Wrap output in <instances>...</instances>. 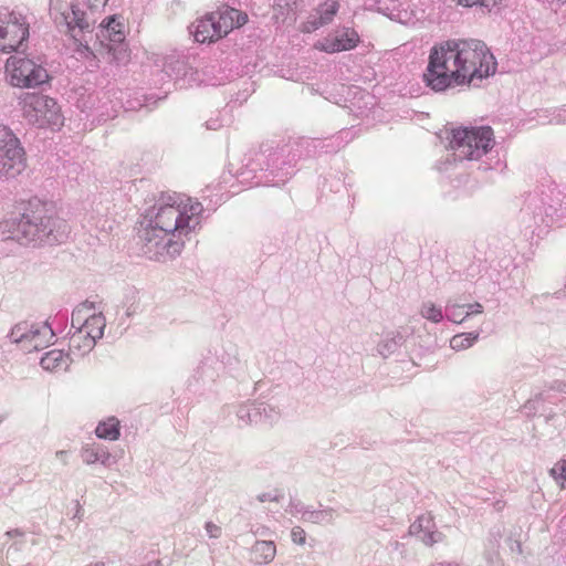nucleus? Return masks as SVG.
I'll list each match as a JSON object with an SVG mask.
<instances>
[{
  "mask_svg": "<svg viewBox=\"0 0 566 566\" xmlns=\"http://www.w3.org/2000/svg\"><path fill=\"white\" fill-rule=\"evenodd\" d=\"M495 70V59L484 42L448 40L431 49L423 81L433 91L441 92L451 86L469 85Z\"/></svg>",
  "mask_w": 566,
  "mask_h": 566,
  "instance_id": "obj_1",
  "label": "nucleus"
},
{
  "mask_svg": "<svg viewBox=\"0 0 566 566\" xmlns=\"http://www.w3.org/2000/svg\"><path fill=\"white\" fill-rule=\"evenodd\" d=\"M202 205L189 197H168L148 213L143 251L153 260L167 261L182 252L186 241L201 222Z\"/></svg>",
  "mask_w": 566,
  "mask_h": 566,
  "instance_id": "obj_2",
  "label": "nucleus"
},
{
  "mask_svg": "<svg viewBox=\"0 0 566 566\" xmlns=\"http://www.w3.org/2000/svg\"><path fill=\"white\" fill-rule=\"evenodd\" d=\"M69 233L70 226L59 216L56 208L36 197L8 205L0 220V241H63Z\"/></svg>",
  "mask_w": 566,
  "mask_h": 566,
  "instance_id": "obj_3",
  "label": "nucleus"
},
{
  "mask_svg": "<svg viewBox=\"0 0 566 566\" xmlns=\"http://www.w3.org/2000/svg\"><path fill=\"white\" fill-rule=\"evenodd\" d=\"M105 326V317L102 313H95V304L83 302L72 314V327L76 331L70 337V346L91 349L96 339L103 336Z\"/></svg>",
  "mask_w": 566,
  "mask_h": 566,
  "instance_id": "obj_4",
  "label": "nucleus"
},
{
  "mask_svg": "<svg viewBox=\"0 0 566 566\" xmlns=\"http://www.w3.org/2000/svg\"><path fill=\"white\" fill-rule=\"evenodd\" d=\"M19 105L23 118L39 128L60 129L64 117L56 101L40 93H24Z\"/></svg>",
  "mask_w": 566,
  "mask_h": 566,
  "instance_id": "obj_5",
  "label": "nucleus"
},
{
  "mask_svg": "<svg viewBox=\"0 0 566 566\" xmlns=\"http://www.w3.org/2000/svg\"><path fill=\"white\" fill-rule=\"evenodd\" d=\"M493 145V130L489 126L476 128L458 127L452 129L450 146L458 151L459 157L479 159Z\"/></svg>",
  "mask_w": 566,
  "mask_h": 566,
  "instance_id": "obj_6",
  "label": "nucleus"
},
{
  "mask_svg": "<svg viewBox=\"0 0 566 566\" xmlns=\"http://www.w3.org/2000/svg\"><path fill=\"white\" fill-rule=\"evenodd\" d=\"M6 74L14 87L31 88L44 84L50 76L48 71L33 60L24 56H10L6 62Z\"/></svg>",
  "mask_w": 566,
  "mask_h": 566,
  "instance_id": "obj_7",
  "label": "nucleus"
},
{
  "mask_svg": "<svg viewBox=\"0 0 566 566\" xmlns=\"http://www.w3.org/2000/svg\"><path fill=\"white\" fill-rule=\"evenodd\" d=\"M25 168V153L12 130L0 125V177H15Z\"/></svg>",
  "mask_w": 566,
  "mask_h": 566,
  "instance_id": "obj_8",
  "label": "nucleus"
},
{
  "mask_svg": "<svg viewBox=\"0 0 566 566\" xmlns=\"http://www.w3.org/2000/svg\"><path fill=\"white\" fill-rule=\"evenodd\" d=\"M30 25L25 17L15 11L0 10V52L11 53L29 38Z\"/></svg>",
  "mask_w": 566,
  "mask_h": 566,
  "instance_id": "obj_9",
  "label": "nucleus"
},
{
  "mask_svg": "<svg viewBox=\"0 0 566 566\" xmlns=\"http://www.w3.org/2000/svg\"><path fill=\"white\" fill-rule=\"evenodd\" d=\"M360 42L359 34L352 28H344L328 33L317 40L313 49L326 54H335L343 51L354 50Z\"/></svg>",
  "mask_w": 566,
  "mask_h": 566,
  "instance_id": "obj_10",
  "label": "nucleus"
},
{
  "mask_svg": "<svg viewBox=\"0 0 566 566\" xmlns=\"http://www.w3.org/2000/svg\"><path fill=\"white\" fill-rule=\"evenodd\" d=\"M101 28L104 38L119 44L115 49H109V62L126 64L129 61V53L127 48L122 44L125 39V24L123 21L116 17H109L106 24L104 21L101 23Z\"/></svg>",
  "mask_w": 566,
  "mask_h": 566,
  "instance_id": "obj_11",
  "label": "nucleus"
},
{
  "mask_svg": "<svg viewBox=\"0 0 566 566\" xmlns=\"http://www.w3.org/2000/svg\"><path fill=\"white\" fill-rule=\"evenodd\" d=\"M338 10V0H326L317 7L315 17L310 18L301 24L300 31L303 33H312L325 25H328L334 20Z\"/></svg>",
  "mask_w": 566,
  "mask_h": 566,
  "instance_id": "obj_12",
  "label": "nucleus"
},
{
  "mask_svg": "<svg viewBox=\"0 0 566 566\" xmlns=\"http://www.w3.org/2000/svg\"><path fill=\"white\" fill-rule=\"evenodd\" d=\"M212 15L221 38H224L233 29L241 28L248 22V14L245 12L229 7H223L212 12Z\"/></svg>",
  "mask_w": 566,
  "mask_h": 566,
  "instance_id": "obj_13",
  "label": "nucleus"
},
{
  "mask_svg": "<svg viewBox=\"0 0 566 566\" xmlns=\"http://www.w3.org/2000/svg\"><path fill=\"white\" fill-rule=\"evenodd\" d=\"M193 38L199 43H212L222 39L217 29V23L212 13L207 14L195 22Z\"/></svg>",
  "mask_w": 566,
  "mask_h": 566,
  "instance_id": "obj_14",
  "label": "nucleus"
},
{
  "mask_svg": "<svg viewBox=\"0 0 566 566\" xmlns=\"http://www.w3.org/2000/svg\"><path fill=\"white\" fill-rule=\"evenodd\" d=\"M40 364L43 369L49 371H65L71 364V358L61 349H51L44 354Z\"/></svg>",
  "mask_w": 566,
  "mask_h": 566,
  "instance_id": "obj_15",
  "label": "nucleus"
},
{
  "mask_svg": "<svg viewBox=\"0 0 566 566\" xmlns=\"http://www.w3.org/2000/svg\"><path fill=\"white\" fill-rule=\"evenodd\" d=\"M297 9V0H274L273 15L276 20L285 21L286 19L295 20Z\"/></svg>",
  "mask_w": 566,
  "mask_h": 566,
  "instance_id": "obj_16",
  "label": "nucleus"
},
{
  "mask_svg": "<svg viewBox=\"0 0 566 566\" xmlns=\"http://www.w3.org/2000/svg\"><path fill=\"white\" fill-rule=\"evenodd\" d=\"M95 433L101 439L117 440L119 438V421L112 417L98 423Z\"/></svg>",
  "mask_w": 566,
  "mask_h": 566,
  "instance_id": "obj_17",
  "label": "nucleus"
},
{
  "mask_svg": "<svg viewBox=\"0 0 566 566\" xmlns=\"http://www.w3.org/2000/svg\"><path fill=\"white\" fill-rule=\"evenodd\" d=\"M275 545L273 542L261 541L256 542L253 547V553L255 555V560L258 563H269L275 556Z\"/></svg>",
  "mask_w": 566,
  "mask_h": 566,
  "instance_id": "obj_18",
  "label": "nucleus"
},
{
  "mask_svg": "<svg viewBox=\"0 0 566 566\" xmlns=\"http://www.w3.org/2000/svg\"><path fill=\"white\" fill-rule=\"evenodd\" d=\"M479 334L462 333L454 335L450 340V346L454 350H463L471 347L478 339Z\"/></svg>",
  "mask_w": 566,
  "mask_h": 566,
  "instance_id": "obj_19",
  "label": "nucleus"
},
{
  "mask_svg": "<svg viewBox=\"0 0 566 566\" xmlns=\"http://www.w3.org/2000/svg\"><path fill=\"white\" fill-rule=\"evenodd\" d=\"M50 12L55 21L65 22L69 21V4L62 0H51Z\"/></svg>",
  "mask_w": 566,
  "mask_h": 566,
  "instance_id": "obj_20",
  "label": "nucleus"
},
{
  "mask_svg": "<svg viewBox=\"0 0 566 566\" xmlns=\"http://www.w3.org/2000/svg\"><path fill=\"white\" fill-rule=\"evenodd\" d=\"M551 475L562 490L566 489V460L557 461L551 469Z\"/></svg>",
  "mask_w": 566,
  "mask_h": 566,
  "instance_id": "obj_21",
  "label": "nucleus"
},
{
  "mask_svg": "<svg viewBox=\"0 0 566 566\" xmlns=\"http://www.w3.org/2000/svg\"><path fill=\"white\" fill-rule=\"evenodd\" d=\"M421 315L434 323H439L443 318L442 311L432 303H427L422 306Z\"/></svg>",
  "mask_w": 566,
  "mask_h": 566,
  "instance_id": "obj_22",
  "label": "nucleus"
},
{
  "mask_svg": "<svg viewBox=\"0 0 566 566\" xmlns=\"http://www.w3.org/2000/svg\"><path fill=\"white\" fill-rule=\"evenodd\" d=\"M469 315L470 312L465 310L464 305H454L450 308L448 317L454 323H461Z\"/></svg>",
  "mask_w": 566,
  "mask_h": 566,
  "instance_id": "obj_23",
  "label": "nucleus"
},
{
  "mask_svg": "<svg viewBox=\"0 0 566 566\" xmlns=\"http://www.w3.org/2000/svg\"><path fill=\"white\" fill-rule=\"evenodd\" d=\"M83 461L87 464L95 463L101 459L98 451L93 446H87L82 451Z\"/></svg>",
  "mask_w": 566,
  "mask_h": 566,
  "instance_id": "obj_24",
  "label": "nucleus"
},
{
  "mask_svg": "<svg viewBox=\"0 0 566 566\" xmlns=\"http://www.w3.org/2000/svg\"><path fill=\"white\" fill-rule=\"evenodd\" d=\"M457 4L471 8L474 6L489 7L490 4H495L496 0H453Z\"/></svg>",
  "mask_w": 566,
  "mask_h": 566,
  "instance_id": "obj_25",
  "label": "nucleus"
},
{
  "mask_svg": "<svg viewBox=\"0 0 566 566\" xmlns=\"http://www.w3.org/2000/svg\"><path fill=\"white\" fill-rule=\"evenodd\" d=\"M291 536L295 544L303 545L305 543L306 534L305 531L300 526L292 528Z\"/></svg>",
  "mask_w": 566,
  "mask_h": 566,
  "instance_id": "obj_26",
  "label": "nucleus"
},
{
  "mask_svg": "<svg viewBox=\"0 0 566 566\" xmlns=\"http://www.w3.org/2000/svg\"><path fill=\"white\" fill-rule=\"evenodd\" d=\"M86 1V4H87V8L94 12V11H99L102 10L108 0H85Z\"/></svg>",
  "mask_w": 566,
  "mask_h": 566,
  "instance_id": "obj_27",
  "label": "nucleus"
},
{
  "mask_svg": "<svg viewBox=\"0 0 566 566\" xmlns=\"http://www.w3.org/2000/svg\"><path fill=\"white\" fill-rule=\"evenodd\" d=\"M206 530L210 534L211 537H218L221 532L220 527L211 522L207 523Z\"/></svg>",
  "mask_w": 566,
  "mask_h": 566,
  "instance_id": "obj_28",
  "label": "nucleus"
},
{
  "mask_svg": "<svg viewBox=\"0 0 566 566\" xmlns=\"http://www.w3.org/2000/svg\"><path fill=\"white\" fill-rule=\"evenodd\" d=\"M467 307V311L470 312V315L471 314H480L482 313V305L479 304V303H475V304H470V305H464Z\"/></svg>",
  "mask_w": 566,
  "mask_h": 566,
  "instance_id": "obj_29",
  "label": "nucleus"
},
{
  "mask_svg": "<svg viewBox=\"0 0 566 566\" xmlns=\"http://www.w3.org/2000/svg\"><path fill=\"white\" fill-rule=\"evenodd\" d=\"M424 542H426L427 544H429V545H431L432 543H434V542H436V539L433 538V534H430V535H429V539H424Z\"/></svg>",
  "mask_w": 566,
  "mask_h": 566,
  "instance_id": "obj_30",
  "label": "nucleus"
},
{
  "mask_svg": "<svg viewBox=\"0 0 566 566\" xmlns=\"http://www.w3.org/2000/svg\"><path fill=\"white\" fill-rule=\"evenodd\" d=\"M43 332H44V334H49L50 333L52 335L51 331L48 327H43Z\"/></svg>",
  "mask_w": 566,
  "mask_h": 566,
  "instance_id": "obj_31",
  "label": "nucleus"
},
{
  "mask_svg": "<svg viewBox=\"0 0 566 566\" xmlns=\"http://www.w3.org/2000/svg\"><path fill=\"white\" fill-rule=\"evenodd\" d=\"M149 566H161L160 562H155L154 564H150Z\"/></svg>",
  "mask_w": 566,
  "mask_h": 566,
  "instance_id": "obj_32",
  "label": "nucleus"
}]
</instances>
